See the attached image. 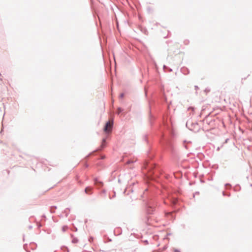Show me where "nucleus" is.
Returning <instances> with one entry per match:
<instances>
[{
  "instance_id": "f257e3e1",
  "label": "nucleus",
  "mask_w": 252,
  "mask_h": 252,
  "mask_svg": "<svg viewBox=\"0 0 252 252\" xmlns=\"http://www.w3.org/2000/svg\"><path fill=\"white\" fill-rule=\"evenodd\" d=\"M113 124V122L112 120L109 121L105 125V126L104 128V131L107 133L111 132Z\"/></svg>"
},
{
  "instance_id": "f03ea898",
  "label": "nucleus",
  "mask_w": 252,
  "mask_h": 252,
  "mask_svg": "<svg viewBox=\"0 0 252 252\" xmlns=\"http://www.w3.org/2000/svg\"><path fill=\"white\" fill-rule=\"evenodd\" d=\"M92 189L91 187H87L85 189V192L87 194H91Z\"/></svg>"
},
{
  "instance_id": "7ed1b4c3",
  "label": "nucleus",
  "mask_w": 252,
  "mask_h": 252,
  "mask_svg": "<svg viewBox=\"0 0 252 252\" xmlns=\"http://www.w3.org/2000/svg\"><path fill=\"white\" fill-rule=\"evenodd\" d=\"M121 111H122V110L121 109V108H118V113H120Z\"/></svg>"
},
{
  "instance_id": "20e7f679",
  "label": "nucleus",
  "mask_w": 252,
  "mask_h": 252,
  "mask_svg": "<svg viewBox=\"0 0 252 252\" xmlns=\"http://www.w3.org/2000/svg\"><path fill=\"white\" fill-rule=\"evenodd\" d=\"M124 94H120V97L122 98V97H124Z\"/></svg>"
},
{
  "instance_id": "39448f33",
  "label": "nucleus",
  "mask_w": 252,
  "mask_h": 252,
  "mask_svg": "<svg viewBox=\"0 0 252 252\" xmlns=\"http://www.w3.org/2000/svg\"><path fill=\"white\" fill-rule=\"evenodd\" d=\"M105 139H103V143H104V142H105Z\"/></svg>"
}]
</instances>
